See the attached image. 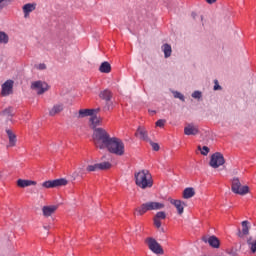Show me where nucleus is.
Returning a JSON list of instances; mask_svg holds the SVG:
<instances>
[{"label": "nucleus", "instance_id": "1", "mask_svg": "<svg viewBox=\"0 0 256 256\" xmlns=\"http://www.w3.org/2000/svg\"><path fill=\"white\" fill-rule=\"evenodd\" d=\"M111 138L109 132L104 128H96L92 134L93 143L97 149H105L109 141H111Z\"/></svg>", "mask_w": 256, "mask_h": 256}, {"label": "nucleus", "instance_id": "2", "mask_svg": "<svg viewBox=\"0 0 256 256\" xmlns=\"http://www.w3.org/2000/svg\"><path fill=\"white\" fill-rule=\"evenodd\" d=\"M135 183L140 189H151L153 187V178L148 170H140L134 174Z\"/></svg>", "mask_w": 256, "mask_h": 256}, {"label": "nucleus", "instance_id": "3", "mask_svg": "<svg viewBox=\"0 0 256 256\" xmlns=\"http://www.w3.org/2000/svg\"><path fill=\"white\" fill-rule=\"evenodd\" d=\"M109 153H113V155H118L119 157L125 155V143H123L122 139L117 137H112L106 148Z\"/></svg>", "mask_w": 256, "mask_h": 256}, {"label": "nucleus", "instance_id": "4", "mask_svg": "<svg viewBox=\"0 0 256 256\" xmlns=\"http://www.w3.org/2000/svg\"><path fill=\"white\" fill-rule=\"evenodd\" d=\"M164 208H165V204H163L161 202L149 201V202L141 204L140 207L136 208V213L138 215H145V213H147V211H159Z\"/></svg>", "mask_w": 256, "mask_h": 256}, {"label": "nucleus", "instance_id": "5", "mask_svg": "<svg viewBox=\"0 0 256 256\" xmlns=\"http://www.w3.org/2000/svg\"><path fill=\"white\" fill-rule=\"evenodd\" d=\"M99 97L102 99V101H105L104 111H111L113 109V92L109 89H105L100 91Z\"/></svg>", "mask_w": 256, "mask_h": 256}, {"label": "nucleus", "instance_id": "6", "mask_svg": "<svg viewBox=\"0 0 256 256\" xmlns=\"http://www.w3.org/2000/svg\"><path fill=\"white\" fill-rule=\"evenodd\" d=\"M30 89L36 91L37 95H43V93L49 91V84L45 81L37 80L31 83Z\"/></svg>", "mask_w": 256, "mask_h": 256}, {"label": "nucleus", "instance_id": "7", "mask_svg": "<svg viewBox=\"0 0 256 256\" xmlns=\"http://www.w3.org/2000/svg\"><path fill=\"white\" fill-rule=\"evenodd\" d=\"M232 192L236 193V195H247V193H249V186H241L239 178H233Z\"/></svg>", "mask_w": 256, "mask_h": 256}, {"label": "nucleus", "instance_id": "8", "mask_svg": "<svg viewBox=\"0 0 256 256\" xmlns=\"http://www.w3.org/2000/svg\"><path fill=\"white\" fill-rule=\"evenodd\" d=\"M69 182L65 178L56 180H48L42 183V187L45 189H55L56 187H65Z\"/></svg>", "mask_w": 256, "mask_h": 256}, {"label": "nucleus", "instance_id": "9", "mask_svg": "<svg viewBox=\"0 0 256 256\" xmlns=\"http://www.w3.org/2000/svg\"><path fill=\"white\" fill-rule=\"evenodd\" d=\"M146 243L152 253H155V255H163V247H161V244H159L157 240H155L154 238H147Z\"/></svg>", "mask_w": 256, "mask_h": 256}, {"label": "nucleus", "instance_id": "10", "mask_svg": "<svg viewBox=\"0 0 256 256\" xmlns=\"http://www.w3.org/2000/svg\"><path fill=\"white\" fill-rule=\"evenodd\" d=\"M221 165H225V157L220 152H216L211 156L210 167L213 169H218Z\"/></svg>", "mask_w": 256, "mask_h": 256}, {"label": "nucleus", "instance_id": "11", "mask_svg": "<svg viewBox=\"0 0 256 256\" xmlns=\"http://www.w3.org/2000/svg\"><path fill=\"white\" fill-rule=\"evenodd\" d=\"M107 169H111V163L102 162V163H97V164H94V165L87 166L86 171L91 173L93 171H105Z\"/></svg>", "mask_w": 256, "mask_h": 256}, {"label": "nucleus", "instance_id": "12", "mask_svg": "<svg viewBox=\"0 0 256 256\" xmlns=\"http://www.w3.org/2000/svg\"><path fill=\"white\" fill-rule=\"evenodd\" d=\"M202 241L204 243H208L210 247H213V249H219L220 242L219 238H217L216 236H203Z\"/></svg>", "mask_w": 256, "mask_h": 256}, {"label": "nucleus", "instance_id": "13", "mask_svg": "<svg viewBox=\"0 0 256 256\" xmlns=\"http://www.w3.org/2000/svg\"><path fill=\"white\" fill-rule=\"evenodd\" d=\"M168 201L169 203H171V205H174V207L177 209L178 215H183L185 211V202L181 200H175L173 198H169Z\"/></svg>", "mask_w": 256, "mask_h": 256}, {"label": "nucleus", "instance_id": "14", "mask_svg": "<svg viewBox=\"0 0 256 256\" xmlns=\"http://www.w3.org/2000/svg\"><path fill=\"white\" fill-rule=\"evenodd\" d=\"M13 80H7L4 84H2L1 95L3 97H7L13 93Z\"/></svg>", "mask_w": 256, "mask_h": 256}, {"label": "nucleus", "instance_id": "15", "mask_svg": "<svg viewBox=\"0 0 256 256\" xmlns=\"http://www.w3.org/2000/svg\"><path fill=\"white\" fill-rule=\"evenodd\" d=\"M6 133L9 139L8 147H15L17 145V135L11 129H6Z\"/></svg>", "mask_w": 256, "mask_h": 256}, {"label": "nucleus", "instance_id": "16", "mask_svg": "<svg viewBox=\"0 0 256 256\" xmlns=\"http://www.w3.org/2000/svg\"><path fill=\"white\" fill-rule=\"evenodd\" d=\"M184 134L186 135H198L199 134V128L193 124H188L184 128Z\"/></svg>", "mask_w": 256, "mask_h": 256}, {"label": "nucleus", "instance_id": "17", "mask_svg": "<svg viewBox=\"0 0 256 256\" xmlns=\"http://www.w3.org/2000/svg\"><path fill=\"white\" fill-rule=\"evenodd\" d=\"M102 122H103V118L92 115L90 118L91 129L95 131V129H98L97 127H99V125H101Z\"/></svg>", "mask_w": 256, "mask_h": 256}, {"label": "nucleus", "instance_id": "18", "mask_svg": "<svg viewBox=\"0 0 256 256\" xmlns=\"http://www.w3.org/2000/svg\"><path fill=\"white\" fill-rule=\"evenodd\" d=\"M55 211H57V206H55V205L44 206L42 208L44 217H51L53 215V213H55Z\"/></svg>", "mask_w": 256, "mask_h": 256}, {"label": "nucleus", "instance_id": "19", "mask_svg": "<svg viewBox=\"0 0 256 256\" xmlns=\"http://www.w3.org/2000/svg\"><path fill=\"white\" fill-rule=\"evenodd\" d=\"M65 109L63 104H55L52 109L49 111L50 117H55V115H59Z\"/></svg>", "mask_w": 256, "mask_h": 256}, {"label": "nucleus", "instance_id": "20", "mask_svg": "<svg viewBox=\"0 0 256 256\" xmlns=\"http://www.w3.org/2000/svg\"><path fill=\"white\" fill-rule=\"evenodd\" d=\"M135 135L138 137V139H142L143 141H147L149 139L147 136V130H145V128L138 127Z\"/></svg>", "mask_w": 256, "mask_h": 256}, {"label": "nucleus", "instance_id": "21", "mask_svg": "<svg viewBox=\"0 0 256 256\" xmlns=\"http://www.w3.org/2000/svg\"><path fill=\"white\" fill-rule=\"evenodd\" d=\"M1 117H5V119H13V107H8L0 112Z\"/></svg>", "mask_w": 256, "mask_h": 256}, {"label": "nucleus", "instance_id": "22", "mask_svg": "<svg viewBox=\"0 0 256 256\" xmlns=\"http://www.w3.org/2000/svg\"><path fill=\"white\" fill-rule=\"evenodd\" d=\"M93 115V110L91 109H80L78 112V119H83L85 117H92Z\"/></svg>", "mask_w": 256, "mask_h": 256}, {"label": "nucleus", "instance_id": "23", "mask_svg": "<svg viewBox=\"0 0 256 256\" xmlns=\"http://www.w3.org/2000/svg\"><path fill=\"white\" fill-rule=\"evenodd\" d=\"M17 185H18V187L25 188V187H31V185H37V182L31 181V180L19 179L17 181Z\"/></svg>", "mask_w": 256, "mask_h": 256}, {"label": "nucleus", "instance_id": "24", "mask_svg": "<svg viewBox=\"0 0 256 256\" xmlns=\"http://www.w3.org/2000/svg\"><path fill=\"white\" fill-rule=\"evenodd\" d=\"M35 11V4L28 3L23 6L24 17H28L29 13H33Z\"/></svg>", "mask_w": 256, "mask_h": 256}, {"label": "nucleus", "instance_id": "25", "mask_svg": "<svg viewBox=\"0 0 256 256\" xmlns=\"http://www.w3.org/2000/svg\"><path fill=\"white\" fill-rule=\"evenodd\" d=\"M162 51L164 53L165 59H169V57H171V53H173L171 45H169V44H164L162 46Z\"/></svg>", "mask_w": 256, "mask_h": 256}, {"label": "nucleus", "instance_id": "26", "mask_svg": "<svg viewBox=\"0 0 256 256\" xmlns=\"http://www.w3.org/2000/svg\"><path fill=\"white\" fill-rule=\"evenodd\" d=\"M249 233V222L247 220L242 222V232L239 230V237H243V235H247Z\"/></svg>", "mask_w": 256, "mask_h": 256}, {"label": "nucleus", "instance_id": "27", "mask_svg": "<svg viewBox=\"0 0 256 256\" xmlns=\"http://www.w3.org/2000/svg\"><path fill=\"white\" fill-rule=\"evenodd\" d=\"M100 73H111V64L109 62H103L99 67Z\"/></svg>", "mask_w": 256, "mask_h": 256}, {"label": "nucleus", "instance_id": "28", "mask_svg": "<svg viewBox=\"0 0 256 256\" xmlns=\"http://www.w3.org/2000/svg\"><path fill=\"white\" fill-rule=\"evenodd\" d=\"M183 197H184V199H191V197H195V189H193V188H186L183 191Z\"/></svg>", "mask_w": 256, "mask_h": 256}, {"label": "nucleus", "instance_id": "29", "mask_svg": "<svg viewBox=\"0 0 256 256\" xmlns=\"http://www.w3.org/2000/svg\"><path fill=\"white\" fill-rule=\"evenodd\" d=\"M0 43L7 45L9 43V35L7 33L0 31Z\"/></svg>", "mask_w": 256, "mask_h": 256}, {"label": "nucleus", "instance_id": "30", "mask_svg": "<svg viewBox=\"0 0 256 256\" xmlns=\"http://www.w3.org/2000/svg\"><path fill=\"white\" fill-rule=\"evenodd\" d=\"M154 219H158L160 221L161 219H167V214L164 211L157 212Z\"/></svg>", "mask_w": 256, "mask_h": 256}, {"label": "nucleus", "instance_id": "31", "mask_svg": "<svg viewBox=\"0 0 256 256\" xmlns=\"http://www.w3.org/2000/svg\"><path fill=\"white\" fill-rule=\"evenodd\" d=\"M154 221V226L156 229H161L162 232H165V230L163 228H161V220L157 219V218H153Z\"/></svg>", "mask_w": 256, "mask_h": 256}, {"label": "nucleus", "instance_id": "32", "mask_svg": "<svg viewBox=\"0 0 256 256\" xmlns=\"http://www.w3.org/2000/svg\"><path fill=\"white\" fill-rule=\"evenodd\" d=\"M199 151H201V155H209V147L203 146H198Z\"/></svg>", "mask_w": 256, "mask_h": 256}, {"label": "nucleus", "instance_id": "33", "mask_svg": "<svg viewBox=\"0 0 256 256\" xmlns=\"http://www.w3.org/2000/svg\"><path fill=\"white\" fill-rule=\"evenodd\" d=\"M175 99H180V101H185V96H183V94H181L180 92L176 91L173 93Z\"/></svg>", "mask_w": 256, "mask_h": 256}, {"label": "nucleus", "instance_id": "34", "mask_svg": "<svg viewBox=\"0 0 256 256\" xmlns=\"http://www.w3.org/2000/svg\"><path fill=\"white\" fill-rule=\"evenodd\" d=\"M192 97H193V99H201V97H202L201 91H194L192 93Z\"/></svg>", "mask_w": 256, "mask_h": 256}, {"label": "nucleus", "instance_id": "35", "mask_svg": "<svg viewBox=\"0 0 256 256\" xmlns=\"http://www.w3.org/2000/svg\"><path fill=\"white\" fill-rule=\"evenodd\" d=\"M166 121L163 119H160L156 122V127H165Z\"/></svg>", "mask_w": 256, "mask_h": 256}, {"label": "nucleus", "instance_id": "36", "mask_svg": "<svg viewBox=\"0 0 256 256\" xmlns=\"http://www.w3.org/2000/svg\"><path fill=\"white\" fill-rule=\"evenodd\" d=\"M36 69H39V71H45V69H47V65H45V63H41L36 66Z\"/></svg>", "mask_w": 256, "mask_h": 256}, {"label": "nucleus", "instance_id": "37", "mask_svg": "<svg viewBox=\"0 0 256 256\" xmlns=\"http://www.w3.org/2000/svg\"><path fill=\"white\" fill-rule=\"evenodd\" d=\"M150 145H151L153 151H159L160 147H159V145L157 143L150 142Z\"/></svg>", "mask_w": 256, "mask_h": 256}, {"label": "nucleus", "instance_id": "38", "mask_svg": "<svg viewBox=\"0 0 256 256\" xmlns=\"http://www.w3.org/2000/svg\"><path fill=\"white\" fill-rule=\"evenodd\" d=\"M214 83H215L214 91H218V89H221V86L219 85V81L215 80Z\"/></svg>", "mask_w": 256, "mask_h": 256}, {"label": "nucleus", "instance_id": "39", "mask_svg": "<svg viewBox=\"0 0 256 256\" xmlns=\"http://www.w3.org/2000/svg\"><path fill=\"white\" fill-rule=\"evenodd\" d=\"M228 253L230 256H237V250L235 249H231Z\"/></svg>", "mask_w": 256, "mask_h": 256}, {"label": "nucleus", "instance_id": "40", "mask_svg": "<svg viewBox=\"0 0 256 256\" xmlns=\"http://www.w3.org/2000/svg\"><path fill=\"white\" fill-rule=\"evenodd\" d=\"M206 3H208V5H213V3H217V0H206Z\"/></svg>", "mask_w": 256, "mask_h": 256}, {"label": "nucleus", "instance_id": "41", "mask_svg": "<svg viewBox=\"0 0 256 256\" xmlns=\"http://www.w3.org/2000/svg\"><path fill=\"white\" fill-rule=\"evenodd\" d=\"M90 111H93V115H94L95 113H99L101 111V108L90 109Z\"/></svg>", "mask_w": 256, "mask_h": 256}, {"label": "nucleus", "instance_id": "42", "mask_svg": "<svg viewBox=\"0 0 256 256\" xmlns=\"http://www.w3.org/2000/svg\"><path fill=\"white\" fill-rule=\"evenodd\" d=\"M3 10V5H0V11H2Z\"/></svg>", "mask_w": 256, "mask_h": 256}, {"label": "nucleus", "instance_id": "43", "mask_svg": "<svg viewBox=\"0 0 256 256\" xmlns=\"http://www.w3.org/2000/svg\"><path fill=\"white\" fill-rule=\"evenodd\" d=\"M3 1H5V0H0V3H3Z\"/></svg>", "mask_w": 256, "mask_h": 256}]
</instances>
